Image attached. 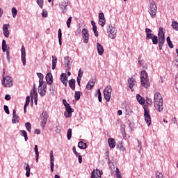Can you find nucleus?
<instances>
[{
  "mask_svg": "<svg viewBox=\"0 0 178 178\" xmlns=\"http://www.w3.org/2000/svg\"><path fill=\"white\" fill-rule=\"evenodd\" d=\"M42 16L43 17H48V12H47V10H43Z\"/></svg>",
  "mask_w": 178,
  "mask_h": 178,
  "instance_id": "6e6d98bb",
  "label": "nucleus"
},
{
  "mask_svg": "<svg viewBox=\"0 0 178 178\" xmlns=\"http://www.w3.org/2000/svg\"><path fill=\"white\" fill-rule=\"evenodd\" d=\"M54 152L51 150V152H50V169H51V172H54Z\"/></svg>",
  "mask_w": 178,
  "mask_h": 178,
  "instance_id": "6ab92c4d",
  "label": "nucleus"
},
{
  "mask_svg": "<svg viewBox=\"0 0 178 178\" xmlns=\"http://www.w3.org/2000/svg\"><path fill=\"white\" fill-rule=\"evenodd\" d=\"M1 84L3 86V87L9 88L13 86V79L10 76H6V77L3 76Z\"/></svg>",
  "mask_w": 178,
  "mask_h": 178,
  "instance_id": "39448f33",
  "label": "nucleus"
},
{
  "mask_svg": "<svg viewBox=\"0 0 178 178\" xmlns=\"http://www.w3.org/2000/svg\"><path fill=\"white\" fill-rule=\"evenodd\" d=\"M63 103L64 106H65V108L67 106H69V105H70V104H69V103H67V102H66V99H63Z\"/></svg>",
  "mask_w": 178,
  "mask_h": 178,
  "instance_id": "bf43d9fd",
  "label": "nucleus"
},
{
  "mask_svg": "<svg viewBox=\"0 0 178 178\" xmlns=\"http://www.w3.org/2000/svg\"><path fill=\"white\" fill-rule=\"evenodd\" d=\"M30 104V96H27L26 98V102H25V107L29 106V104Z\"/></svg>",
  "mask_w": 178,
  "mask_h": 178,
  "instance_id": "09e8293b",
  "label": "nucleus"
},
{
  "mask_svg": "<svg viewBox=\"0 0 178 178\" xmlns=\"http://www.w3.org/2000/svg\"><path fill=\"white\" fill-rule=\"evenodd\" d=\"M67 140L72 139V129H68L67 132Z\"/></svg>",
  "mask_w": 178,
  "mask_h": 178,
  "instance_id": "ea45409f",
  "label": "nucleus"
},
{
  "mask_svg": "<svg viewBox=\"0 0 178 178\" xmlns=\"http://www.w3.org/2000/svg\"><path fill=\"white\" fill-rule=\"evenodd\" d=\"M105 23H106V19H99V24L102 27H104V26H105Z\"/></svg>",
  "mask_w": 178,
  "mask_h": 178,
  "instance_id": "de8ad7c7",
  "label": "nucleus"
},
{
  "mask_svg": "<svg viewBox=\"0 0 178 178\" xmlns=\"http://www.w3.org/2000/svg\"><path fill=\"white\" fill-rule=\"evenodd\" d=\"M172 27L174 29V30H176V31H178V23L177 21H173L172 22Z\"/></svg>",
  "mask_w": 178,
  "mask_h": 178,
  "instance_id": "c9c22d12",
  "label": "nucleus"
},
{
  "mask_svg": "<svg viewBox=\"0 0 178 178\" xmlns=\"http://www.w3.org/2000/svg\"><path fill=\"white\" fill-rule=\"evenodd\" d=\"M97 49L99 55H104V47H102V44H101V43H97Z\"/></svg>",
  "mask_w": 178,
  "mask_h": 178,
  "instance_id": "5701e85b",
  "label": "nucleus"
},
{
  "mask_svg": "<svg viewBox=\"0 0 178 178\" xmlns=\"http://www.w3.org/2000/svg\"><path fill=\"white\" fill-rule=\"evenodd\" d=\"M138 147L140 149L139 152H140L143 145H141V142L138 140Z\"/></svg>",
  "mask_w": 178,
  "mask_h": 178,
  "instance_id": "052dcab7",
  "label": "nucleus"
},
{
  "mask_svg": "<svg viewBox=\"0 0 178 178\" xmlns=\"http://www.w3.org/2000/svg\"><path fill=\"white\" fill-rule=\"evenodd\" d=\"M128 84L130 90L131 91H134V89H133V88L134 87V86H136V80L133 78H129L128 79Z\"/></svg>",
  "mask_w": 178,
  "mask_h": 178,
  "instance_id": "a211bd4d",
  "label": "nucleus"
},
{
  "mask_svg": "<svg viewBox=\"0 0 178 178\" xmlns=\"http://www.w3.org/2000/svg\"><path fill=\"white\" fill-rule=\"evenodd\" d=\"M72 23V17H69L67 20V26L68 29H70V24Z\"/></svg>",
  "mask_w": 178,
  "mask_h": 178,
  "instance_id": "a18cd8bd",
  "label": "nucleus"
},
{
  "mask_svg": "<svg viewBox=\"0 0 178 178\" xmlns=\"http://www.w3.org/2000/svg\"><path fill=\"white\" fill-rule=\"evenodd\" d=\"M9 24H4L3 25V33L4 37H6V38H8L9 37V34H10V33L9 32Z\"/></svg>",
  "mask_w": 178,
  "mask_h": 178,
  "instance_id": "4468645a",
  "label": "nucleus"
},
{
  "mask_svg": "<svg viewBox=\"0 0 178 178\" xmlns=\"http://www.w3.org/2000/svg\"><path fill=\"white\" fill-rule=\"evenodd\" d=\"M154 108L158 112L163 111V99H162V95L159 92L154 94Z\"/></svg>",
  "mask_w": 178,
  "mask_h": 178,
  "instance_id": "f03ea898",
  "label": "nucleus"
},
{
  "mask_svg": "<svg viewBox=\"0 0 178 178\" xmlns=\"http://www.w3.org/2000/svg\"><path fill=\"white\" fill-rule=\"evenodd\" d=\"M155 35H154V33H147L146 34V38H145V40H152V37Z\"/></svg>",
  "mask_w": 178,
  "mask_h": 178,
  "instance_id": "37998d69",
  "label": "nucleus"
},
{
  "mask_svg": "<svg viewBox=\"0 0 178 178\" xmlns=\"http://www.w3.org/2000/svg\"><path fill=\"white\" fill-rule=\"evenodd\" d=\"M12 123L13 124L19 123V115H16V110H13V111Z\"/></svg>",
  "mask_w": 178,
  "mask_h": 178,
  "instance_id": "4be33fe9",
  "label": "nucleus"
},
{
  "mask_svg": "<svg viewBox=\"0 0 178 178\" xmlns=\"http://www.w3.org/2000/svg\"><path fill=\"white\" fill-rule=\"evenodd\" d=\"M58 38L60 45H62V29H59L58 32Z\"/></svg>",
  "mask_w": 178,
  "mask_h": 178,
  "instance_id": "7c9ffc66",
  "label": "nucleus"
},
{
  "mask_svg": "<svg viewBox=\"0 0 178 178\" xmlns=\"http://www.w3.org/2000/svg\"><path fill=\"white\" fill-rule=\"evenodd\" d=\"M3 108H4V111L6 112V113L7 115H9V113H10V112H9V107L7 105H4Z\"/></svg>",
  "mask_w": 178,
  "mask_h": 178,
  "instance_id": "603ef678",
  "label": "nucleus"
},
{
  "mask_svg": "<svg viewBox=\"0 0 178 178\" xmlns=\"http://www.w3.org/2000/svg\"><path fill=\"white\" fill-rule=\"evenodd\" d=\"M21 59L23 66H26V48L22 45L21 48Z\"/></svg>",
  "mask_w": 178,
  "mask_h": 178,
  "instance_id": "f8f14e48",
  "label": "nucleus"
},
{
  "mask_svg": "<svg viewBox=\"0 0 178 178\" xmlns=\"http://www.w3.org/2000/svg\"><path fill=\"white\" fill-rule=\"evenodd\" d=\"M111 94H112V86L108 85L104 90V98L107 102L111 101Z\"/></svg>",
  "mask_w": 178,
  "mask_h": 178,
  "instance_id": "6e6552de",
  "label": "nucleus"
},
{
  "mask_svg": "<svg viewBox=\"0 0 178 178\" xmlns=\"http://www.w3.org/2000/svg\"><path fill=\"white\" fill-rule=\"evenodd\" d=\"M35 134H41V131L38 129H35Z\"/></svg>",
  "mask_w": 178,
  "mask_h": 178,
  "instance_id": "338daca9",
  "label": "nucleus"
},
{
  "mask_svg": "<svg viewBox=\"0 0 178 178\" xmlns=\"http://www.w3.org/2000/svg\"><path fill=\"white\" fill-rule=\"evenodd\" d=\"M108 35L112 40L116 38V33H118V30L116 28L111 24H108L106 28Z\"/></svg>",
  "mask_w": 178,
  "mask_h": 178,
  "instance_id": "20e7f679",
  "label": "nucleus"
},
{
  "mask_svg": "<svg viewBox=\"0 0 178 178\" xmlns=\"http://www.w3.org/2000/svg\"><path fill=\"white\" fill-rule=\"evenodd\" d=\"M60 80L65 87H67V76H66V74H61L60 76Z\"/></svg>",
  "mask_w": 178,
  "mask_h": 178,
  "instance_id": "f3484780",
  "label": "nucleus"
},
{
  "mask_svg": "<svg viewBox=\"0 0 178 178\" xmlns=\"http://www.w3.org/2000/svg\"><path fill=\"white\" fill-rule=\"evenodd\" d=\"M65 109H66V112H67V113H64L65 118H72V113H73V112H74V110H73V108H72V106L70 105L65 107Z\"/></svg>",
  "mask_w": 178,
  "mask_h": 178,
  "instance_id": "dca6fc26",
  "label": "nucleus"
},
{
  "mask_svg": "<svg viewBox=\"0 0 178 178\" xmlns=\"http://www.w3.org/2000/svg\"><path fill=\"white\" fill-rule=\"evenodd\" d=\"M37 76L39 78V81H44V75L40 72L37 73Z\"/></svg>",
  "mask_w": 178,
  "mask_h": 178,
  "instance_id": "79ce46f5",
  "label": "nucleus"
},
{
  "mask_svg": "<svg viewBox=\"0 0 178 178\" xmlns=\"http://www.w3.org/2000/svg\"><path fill=\"white\" fill-rule=\"evenodd\" d=\"M43 84H44L43 81H39V90H40V88H42Z\"/></svg>",
  "mask_w": 178,
  "mask_h": 178,
  "instance_id": "0e129e2a",
  "label": "nucleus"
},
{
  "mask_svg": "<svg viewBox=\"0 0 178 178\" xmlns=\"http://www.w3.org/2000/svg\"><path fill=\"white\" fill-rule=\"evenodd\" d=\"M19 133H20V136H22V137H24L25 141H27L29 140V138L27 137V132H26V131L21 130L19 131Z\"/></svg>",
  "mask_w": 178,
  "mask_h": 178,
  "instance_id": "2f4dec72",
  "label": "nucleus"
},
{
  "mask_svg": "<svg viewBox=\"0 0 178 178\" xmlns=\"http://www.w3.org/2000/svg\"><path fill=\"white\" fill-rule=\"evenodd\" d=\"M34 151L35 155H40V152H38V146L37 145H35Z\"/></svg>",
  "mask_w": 178,
  "mask_h": 178,
  "instance_id": "8fccbe9b",
  "label": "nucleus"
},
{
  "mask_svg": "<svg viewBox=\"0 0 178 178\" xmlns=\"http://www.w3.org/2000/svg\"><path fill=\"white\" fill-rule=\"evenodd\" d=\"M68 84H69V87L71 88V90H72V91H74V90H76V80L72 79H70L68 81Z\"/></svg>",
  "mask_w": 178,
  "mask_h": 178,
  "instance_id": "412c9836",
  "label": "nucleus"
},
{
  "mask_svg": "<svg viewBox=\"0 0 178 178\" xmlns=\"http://www.w3.org/2000/svg\"><path fill=\"white\" fill-rule=\"evenodd\" d=\"M31 169V168H30V165H29V163H27L26 167V172H30Z\"/></svg>",
  "mask_w": 178,
  "mask_h": 178,
  "instance_id": "69168bd1",
  "label": "nucleus"
},
{
  "mask_svg": "<svg viewBox=\"0 0 178 178\" xmlns=\"http://www.w3.org/2000/svg\"><path fill=\"white\" fill-rule=\"evenodd\" d=\"M76 81H77V83H78V85L79 86V87H80V81H81V78H80V76L79 77H77V79H76Z\"/></svg>",
  "mask_w": 178,
  "mask_h": 178,
  "instance_id": "774afa93",
  "label": "nucleus"
},
{
  "mask_svg": "<svg viewBox=\"0 0 178 178\" xmlns=\"http://www.w3.org/2000/svg\"><path fill=\"white\" fill-rule=\"evenodd\" d=\"M156 178H163V175L159 172H156Z\"/></svg>",
  "mask_w": 178,
  "mask_h": 178,
  "instance_id": "5fc2aeb1",
  "label": "nucleus"
},
{
  "mask_svg": "<svg viewBox=\"0 0 178 178\" xmlns=\"http://www.w3.org/2000/svg\"><path fill=\"white\" fill-rule=\"evenodd\" d=\"M117 148L118 149H120V151H126V148L124 147V146H123V143H122V141H119L117 143Z\"/></svg>",
  "mask_w": 178,
  "mask_h": 178,
  "instance_id": "cd10ccee",
  "label": "nucleus"
},
{
  "mask_svg": "<svg viewBox=\"0 0 178 178\" xmlns=\"http://www.w3.org/2000/svg\"><path fill=\"white\" fill-rule=\"evenodd\" d=\"M145 33H147V34H149V33H152V30L148 29V28H146L145 29Z\"/></svg>",
  "mask_w": 178,
  "mask_h": 178,
  "instance_id": "680f3d73",
  "label": "nucleus"
},
{
  "mask_svg": "<svg viewBox=\"0 0 178 178\" xmlns=\"http://www.w3.org/2000/svg\"><path fill=\"white\" fill-rule=\"evenodd\" d=\"M38 6L42 9V7L44 6V0H37L36 1Z\"/></svg>",
  "mask_w": 178,
  "mask_h": 178,
  "instance_id": "a19ab883",
  "label": "nucleus"
},
{
  "mask_svg": "<svg viewBox=\"0 0 178 178\" xmlns=\"http://www.w3.org/2000/svg\"><path fill=\"white\" fill-rule=\"evenodd\" d=\"M25 127L29 133L31 131V124L30 122H26L25 124Z\"/></svg>",
  "mask_w": 178,
  "mask_h": 178,
  "instance_id": "58836bf2",
  "label": "nucleus"
},
{
  "mask_svg": "<svg viewBox=\"0 0 178 178\" xmlns=\"http://www.w3.org/2000/svg\"><path fill=\"white\" fill-rule=\"evenodd\" d=\"M167 44L170 48H173V43L172 42V40H170V37H167Z\"/></svg>",
  "mask_w": 178,
  "mask_h": 178,
  "instance_id": "4c0bfd02",
  "label": "nucleus"
},
{
  "mask_svg": "<svg viewBox=\"0 0 178 178\" xmlns=\"http://www.w3.org/2000/svg\"><path fill=\"white\" fill-rule=\"evenodd\" d=\"M156 10H158L156 5H155V3H151L149 7V13L152 19H154V17H156Z\"/></svg>",
  "mask_w": 178,
  "mask_h": 178,
  "instance_id": "1a4fd4ad",
  "label": "nucleus"
},
{
  "mask_svg": "<svg viewBox=\"0 0 178 178\" xmlns=\"http://www.w3.org/2000/svg\"><path fill=\"white\" fill-rule=\"evenodd\" d=\"M31 105L33 104V99L35 101V105H37V102L38 101V92L35 90V88L34 87L33 90L31 91Z\"/></svg>",
  "mask_w": 178,
  "mask_h": 178,
  "instance_id": "9b49d317",
  "label": "nucleus"
},
{
  "mask_svg": "<svg viewBox=\"0 0 178 178\" xmlns=\"http://www.w3.org/2000/svg\"><path fill=\"white\" fill-rule=\"evenodd\" d=\"M83 73H84V72L83 71V70L79 69V73H78V76L77 77H79L81 79V77H83Z\"/></svg>",
  "mask_w": 178,
  "mask_h": 178,
  "instance_id": "3c124183",
  "label": "nucleus"
},
{
  "mask_svg": "<svg viewBox=\"0 0 178 178\" xmlns=\"http://www.w3.org/2000/svg\"><path fill=\"white\" fill-rule=\"evenodd\" d=\"M146 102L148 105H152V99L147 97Z\"/></svg>",
  "mask_w": 178,
  "mask_h": 178,
  "instance_id": "864d4df0",
  "label": "nucleus"
},
{
  "mask_svg": "<svg viewBox=\"0 0 178 178\" xmlns=\"http://www.w3.org/2000/svg\"><path fill=\"white\" fill-rule=\"evenodd\" d=\"M152 41L154 45H157L159 43V48L162 50V47H163V44H165V33H163V29L159 28L158 32V36L154 35L152 38Z\"/></svg>",
  "mask_w": 178,
  "mask_h": 178,
  "instance_id": "f257e3e1",
  "label": "nucleus"
},
{
  "mask_svg": "<svg viewBox=\"0 0 178 178\" xmlns=\"http://www.w3.org/2000/svg\"><path fill=\"white\" fill-rule=\"evenodd\" d=\"M40 118L41 120L40 125L42 129L44 130V129H45V124H47V122H48V118H49V115L47 111H43L40 114Z\"/></svg>",
  "mask_w": 178,
  "mask_h": 178,
  "instance_id": "423d86ee",
  "label": "nucleus"
},
{
  "mask_svg": "<svg viewBox=\"0 0 178 178\" xmlns=\"http://www.w3.org/2000/svg\"><path fill=\"white\" fill-rule=\"evenodd\" d=\"M8 46L6 45V41L5 40H2V51L3 52H6V49Z\"/></svg>",
  "mask_w": 178,
  "mask_h": 178,
  "instance_id": "f704fd0d",
  "label": "nucleus"
},
{
  "mask_svg": "<svg viewBox=\"0 0 178 178\" xmlns=\"http://www.w3.org/2000/svg\"><path fill=\"white\" fill-rule=\"evenodd\" d=\"M82 37L83 38V42H85V44H87L88 42V38L90 37L88 30H87L86 29H83L82 30Z\"/></svg>",
  "mask_w": 178,
  "mask_h": 178,
  "instance_id": "ddd939ff",
  "label": "nucleus"
},
{
  "mask_svg": "<svg viewBox=\"0 0 178 178\" xmlns=\"http://www.w3.org/2000/svg\"><path fill=\"white\" fill-rule=\"evenodd\" d=\"M72 151H73L74 155H76V156H77V155L79 154L77 152V151H76V147H74V146L72 147Z\"/></svg>",
  "mask_w": 178,
  "mask_h": 178,
  "instance_id": "13d9d810",
  "label": "nucleus"
},
{
  "mask_svg": "<svg viewBox=\"0 0 178 178\" xmlns=\"http://www.w3.org/2000/svg\"><path fill=\"white\" fill-rule=\"evenodd\" d=\"M11 13L13 15V17H16V16H17V9L15 7L12 8L11 9Z\"/></svg>",
  "mask_w": 178,
  "mask_h": 178,
  "instance_id": "72a5a7b5",
  "label": "nucleus"
},
{
  "mask_svg": "<svg viewBox=\"0 0 178 178\" xmlns=\"http://www.w3.org/2000/svg\"><path fill=\"white\" fill-rule=\"evenodd\" d=\"M70 5V0L63 1L59 4V8L62 13H66L67 12V6Z\"/></svg>",
  "mask_w": 178,
  "mask_h": 178,
  "instance_id": "9d476101",
  "label": "nucleus"
},
{
  "mask_svg": "<svg viewBox=\"0 0 178 178\" xmlns=\"http://www.w3.org/2000/svg\"><path fill=\"white\" fill-rule=\"evenodd\" d=\"M5 99L6 101H10V95H6Z\"/></svg>",
  "mask_w": 178,
  "mask_h": 178,
  "instance_id": "e2e57ef3",
  "label": "nucleus"
},
{
  "mask_svg": "<svg viewBox=\"0 0 178 178\" xmlns=\"http://www.w3.org/2000/svg\"><path fill=\"white\" fill-rule=\"evenodd\" d=\"M140 84L145 88L149 87V79L148 78V73L145 70L140 72Z\"/></svg>",
  "mask_w": 178,
  "mask_h": 178,
  "instance_id": "7ed1b4c3",
  "label": "nucleus"
},
{
  "mask_svg": "<svg viewBox=\"0 0 178 178\" xmlns=\"http://www.w3.org/2000/svg\"><path fill=\"white\" fill-rule=\"evenodd\" d=\"M46 92H47V89H42V88H40L39 89V94L40 97H45Z\"/></svg>",
  "mask_w": 178,
  "mask_h": 178,
  "instance_id": "473e14b6",
  "label": "nucleus"
},
{
  "mask_svg": "<svg viewBox=\"0 0 178 178\" xmlns=\"http://www.w3.org/2000/svg\"><path fill=\"white\" fill-rule=\"evenodd\" d=\"M56 63H58V58L56 56H52V70L56 68Z\"/></svg>",
  "mask_w": 178,
  "mask_h": 178,
  "instance_id": "bb28decb",
  "label": "nucleus"
},
{
  "mask_svg": "<svg viewBox=\"0 0 178 178\" xmlns=\"http://www.w3.org/2000/svg\"><path fill=\"white\" fill-rule=\"evenodd\" d=\"M78 158V161L79 162V163H82L83 162V156H81V155L79 154L76 156Z\"/></svg>",
  "mask_w": 178,
  "mask_h": 178,
  "instance_id": "4d7b16f0",
  "label": "nucleus"
},
{
  "mask_svg": "<svg viewBox=\"0 0 178 178\" xmlns=\"http://www.w3.org/2000/svg\"><path fill=\"white\" fill-rule=\"evenodd\" d=\"M94 86H95V83L94 82V81H89L86 85V89L91 90V88H92Z\"/></svg>",
  "mask_w": 178,
  "mask_h": 178,
  "instance_id": "c85d7f7f",
  "label": "nucleus"
},
{
  "mask_svg": "<svg viewBox=\"0 0 178 178\" xmlns=\"http://www.w3.org/2000/svg\"><path fill=\"white\" fill-rule=\"evenodd\" d=\"M81 92L80 91H76L74 94V98L76 101H79L80 99Z\"/></svg>",
  "mask_w": 178,
  "mask_h": 178,
  "instance_id": "e433bc0d",
  "label": "nucleus"
},
{
  "mask_svg": "<svg viewBox=\"0 0 178 178\" xmlns=\"http://www.w3.org/2000/svg\"><path fill=\"white\" fill-rule=\"evenodd\" d=\"M70 60L71 59L69 58V56H66L64 58V63L65 65L66 69L68 70L70 69Z\"/></svg>",
  "mask_w": 178,
  "mask_h": 178,
  "instance_id": "393cba45",
  "label": "nucleus"
},
{
  "mask_svg": "<svg viewBox=\"0 0 178 178\" xmlns=\"http://www.w3.org/2000/svg\"><path fill=\"white\" fill-rule=\"evenodd\" d=\"M99 20H105V15H104V13H99Z\"/></svg>",
  "mask_w": 178,
  "mask_h": 178,
  "instance_id": "49530a36",
  "label": "nucleus"
},
{
  "mask_svg": "<svg viewBox=\"0 0 178 178\" xmlns=\"http://www.w3.org/2000/svg\"><path fill=\"white\" fill-rule=\"evenodd\" d=\"M46 81H47V83L49 84V86H51V84H52V83H54V79L52 78L51 73H48L46 75Z\"/></svg>",
  "mask_w": 178,
  "mask_h": 178,
  "instance_id": "aec40b11",
  "label": "nucleus"
},
{
  "mask_svg": "<svg viewBox=\"0 0 178 178\" xmlns=\"http://www.w3.org/2000/svg\"><path fill=\"white\" fill-rule=\"evenodd\" d=\"M108 143L110 148H115V147H116V141L115 140L114 138H108Z\"/></svg>",
  "mask_w": 178,
  "mask_h": 178,
  "instance_id": "b1692460",
  "label": "nucleus"
},
{
  "mask_svg": "<svg viewBox=\"0 0 178 178\" xmlns=\"http://www.w3.org/2000/svg\"><path fill=\"white\" fill-rule=\"evenodd\" d=\"M144 118L147 126H151V115H149V109H148V106L144 105Z\"/></svg>",
  "mask_w": 178,
  "mask_h": 178,
  "instance_id": "0eeeda50",
  "label": "nucleus"
},
{
  "mask_svg": "<svg viewBox=\"0 0 178 178\" xmlns=\"http://www.w3.org/2000/svg\"><path fill=\"white\" fill-rule=\"evenodd\" d=\"M136 99H137L138 102L140 105H144L145 104V99H144V97H141V95H140V94H138L136 95Z\"/></svg>",
  "mask_w": 178,
  "mask_h": 178,
  "instance_id": "a878e982",
  "label": "nucleus"
},
{
  "mask_svg": "<svg viewBox=\"0 0 178 178\" xmlns=\"http://www.w3.org/2000/svg\"><path fill=\"white\" fill-rule=\"evenodd\" d=\"M78 147L79 148H80L81 149H86V148H87V144H86V143L83 142V141H80L78 143Z\"/></svg>",
  "mask_w": 178,
  "mask_h": 178,
  "instance_id": "c756f323",
  "label": "nucleus"
},
{
  "mask_svg": "<svg viewBox=\"0 0 178 178\" xmlns=\"http://www.w3.org/2000/svg\"><path fill=\"white\" fill-rule=\"evenodd\" d=\"M115 175L117 176V178H122V175H120V171L119 170V168H116Z\"/></svg>",
  "mask_w": 178,
  "mask_h": 178,
  "instance_id": "c03bdc74",
  "label": "nucleus"
},
{
  "mask_svg": "<svg viewBox=\"0 0 178 178\" xmlns=\"http://www.w3.org/2000/svg\"><path fill=\"white\" fill-rule=\"evenodd\" d=\"M101 176H102V171L96 169L92 172L90 178H101Z\"/></svg>",
  "mask_w": 178,
  "mask_h": 178,
  "instance_id": "2eb2a0df",
  "label": "nucleus"
}]
</instances>
